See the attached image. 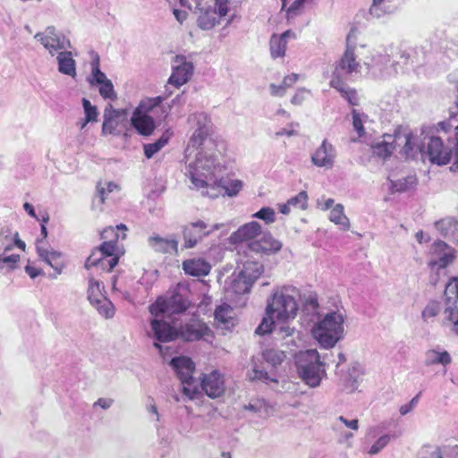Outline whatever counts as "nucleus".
Returning <instances> with one entry per match:
<instances>
[{
	"mask_svg": "<svg viewBox=\"0 0 458 458\" xmlns=\"http://www.w3.org/2000/svg\"><path fill=\"white\" fill-rule=\"evenodd\" d=\"M440 311V304L438 301H430L422 311V318L428 319L436 317Z\"/></svg>",
	"mask_w": 458,
	"mask_h": 458,
	"instance_id": "48",
	"label": "nucleus"
},
{
	"mask_svg": "<svg viewBox=\"0 0 458 458\" xmlns=\"http://www.w3.org/2000/svg\"><path fill=\"white\" fill-rule=\"evenodd\" d=\"M286 40L274 34L270 39V53L273 58L283 57L285 55Z\"/></svg>",
	"mask_w": 458,
	"mask_h": 458,
	"instance_id": "37",
	"label": "nucleus"
},
{
	"mask_svg": "<svg viewBox=\"0 0 458 458\" xmlns=\"http://www.w3.org/2000/svg\"><path fill=\"white\" fill-rule=\"evenodd\" d=\"M165 97L147 98L141 100L135 108L131 118V123L136 131L142 136H150L155 129L156 123L150 114H155L157 108H161V103Z\"/></svg>",
	"mask_w": 458,
	"mask_h": 458,
	"instance_id": "6",
	"label": "nucleus"
},
{
	"mask_svg": "<svg viewBox=\"0 0 458 458\" xmlns=\"http://www.w3.org/2000/svg\"><path fill=\"white\" fill-rule=\"evenodd\" d=\"M174 14L176 18V20L178 21H180L181 23L186 19L187 17V13L184 12V11H181V10H178V9H174Z\"/></svg>",
	"mask_w": 458,
	"mask_h": 458,
	"instance_id": "62",
	"label": "nucleus"
},
{
	"mask_svg": "<svg viewBox=\"0 0 458 458\" xmlns=\"http://www.w3.org/2000/svg\"><path fill=\"white\" fill-rule=\"evenodd\" d=\"M413 140L414 136L411 132L396 130L393 135L385 134L383 140L373 147V152L377 157L386 159L393 154L397 145L403 143L401 153L408 157L413 156L414 153Z\"/></svg>",
	"mask_w": 458,
	"mask_h": 458,
	"instance_id": "7",
	"label": "nucleus"
},
{
	"mask_svg": "<svg viewBox=\"0 0 458 458\" xmlns=\"http://www.w3.org/2000/svg\"><path fill=\"white\" fill-rule=\"evenodd\" d=\"M154 336L159 342L166 343L179 338V330L163 319L155 318L150 322Z\"/></svg>",
	"mask_w": 458,
	"mask_h": 458,
	"instance_id": "23",
	"label": "nucleus"
},
{
	"mask_svg": "<svg viewBox=\"0 0 458 458\" xmlns=\"http://www.w3.org/2000/svg\"><path fill=\"white\" fill-rule=\"evenodd\" d=\"M390 441V437L388 435L381 436L374 445L369 449L370 454H376L380 450H382Z\"/></svg>",
	"mask_w": 458,
	"mask_h": 458,
	"instance_id": "52",
	"label": "nucleus"
},
{
	"mask_svg": "<svg viewBox=\"0 0 458 458\" xmlns=\"http://www.w3.org/2000/svg\"><path fill=\"white\" fill-rule=\"evenodd\" d=\"M92 74H93V80L90 81V83H93V81H94L97 84L100 85V84L109 81V79L106 78V74L100 71L99 65H98V61H97L93 64Z\"/></svg>",
	"mask_w": 458,
	"mask_h": 458,
	"instance_id": "51",
	"label": "nucleus"
},
{
	"mask_svg": "<svg viewBox=\"0 0 458 458\" xmlns=\"http://www.w3.org/2000/svg\"><path fill=\"white\" fill-rule=\"evenodd\" d=\"M25 270L31 278L37 277L40 273V271L38 268L30 266H27L25 267Z\"/></svg>",
	"mask_w": 458,
	"mask_h": 458,
	"instance_id": "63",
	"label": "nucleus"
},
{
	"mask_svg": "<svg viewBox=\"0 0 458 458\" xmlns=\"http://www.w3.org/2000/svg\"><path fill=\"white\" fill-rule=\"evenodd\" d=\"M97 309L100 314L106 318H112L114 314V308L112 303L106 299L99 300V302H95Z\"/></svg>",
	"mask_w": 458,
	"mask_h": 458,
	"instance_id": "47",
	"label": "nucleus"
},
{
	"mask_svg": "<svg viewBox=\"0 0 458 458\" xmlns=\"http://www.w3.org/2000/svg\"><path fill=\"white\" fill-rule=\"evenodd\" d=\"M252 217L261 219L266 225H270L276 221V213L273 208L265 207L254 213Z\"/></svg>",
	"mask_w": 458,
	"mask_h": 458,
	"instance_id": "44",
	"label": "nucleus"
},
{
	"mask_svg": "<svg viewBox=\"0 0 458 458\" xmlns=\"http://www.w3.org/2000/svg\"><path fill=\"white\" fill-rule=\"evenodd\" d=\"M13 245H7L4 247V254L0 255V268L3 269L7 267L9 270H13L16 267L20 261L19 254L6 255L5 253L12 250Z\"/></svg>",
	"mask_w": 458,
	"mask_h": 458,
	"instance_id": "39",
	"label": "nucleus"
},
{
	"mask_svg": "<svg viewBox=\"0 0 458 458\" xmlns=\"http://www.w3.org/2000/svg\"><path fill=\"white\" fill-rule=\"evenodd\" d=\"M173 132L170 130L165 131L162 136L155 142L144 145V155L147 158H151L156 153L163 148L170 140Z\"/></svg>",
	"mask_w": 458,
	"mask_h": 458,
	"instance_id": "34",
	"label": "nucleus"
},
{
	"mask_svg": "<svg viewBox=\"0 0 458 458\" xmlns=\"http://www.w3.org/2000/svg\"><path fill=\"white\" fill-rule=\"evenodd\" d=\"M58 69L59 72L71 76H75V61L72 56L71 52H60L58 56Z\"/></svg>",
	"mask_w": 458,
	"mask_h": 458,
	"instance_id": "33",
	"label": "nucleus"
},
{
	"mask_svg": "<svg viewBox=\"0 0 458 458\" xmlns=\"http://www.w3.org/2000/svg\"><path fill=\"white\" fill-rule=\"evenodd\" d=\"M170 364L181 380L182 393L190 399H193L199 393V384L193 377L195 371L194 362L188 357L180 356L173 358Z\"/></svg>",
	"mask_w": 458,
	"mask_h": 458,
	"instance_id": "9",
	"label": "nucleus"
},
{
	"mask_svg": "<svg viewBox=\"0 0 458 458\" xmlns=\"http://www.w3.org/2000/svg\"><path fill=\"white\" fill-rule=\"evenodd\" d=\"M102 123L103 135H119L122 129L126 127L128 121L127 109H115L112 104L106 105L104 109Z\"/></svg>",
	"mask_w": 458,
	"mask_h": 458,
	"instance_id": "11",
	"label": "nucleus"
},
{
	"mask_svg": "<svg viewBox=\"0 0 458 458\" xmlns=\"http://www.w3.org/2000/svg\"><path fill=\"white\" fill-rule=\"evenodd\" d=\"M262 227L257 221H250L241 225L229 237V242L233 245L245 243L250 250V245L257 242L262 234Z\"/></svg>",
	"mask_w": 458,
	"mask_h": 458,
	"instance_id": "13",
	"label": "nucleus"
},
{
	"mask_svg": "<svg viewBox=\"0 0 458 458\" xmlns=\"http://www.w3.org/2000/svg\"><path fill=\"white\" fill-rule=\"evenodd\" d=\"M428 357L431 359L432 363H440L443 365H448L451 363V357L446 351L444 352H437L435 350H431L428 352Z\"/></svg>",
	"mask_w": 458,
	"mask_h": 458,
	"instance_id": "46",
	"label": "nucleus"
},
{
	"mask_svg": "<svg viewBox=\"0 0 458 458\" xmlns=\"http://www.w3.org/2000/svg\"><path fill=\"white\" fill-rule=\"evenodd\" d=\"M98 86L99 94L104 99L110 101L117 99V94L114 91V85L110 80Z\"/></svg>",
	"mask_w": 458,
	"mask_h": 458,
	"instance_id": "43",
	"label": "nucleus"
},
{
	"mask_svg": "<svg viewBox=\"0 0 458 458\" xmlns=\"http://www.w3.org/2000/svg\"><path fill=\"white\" fill-rule=\"evenodd\" d=\"M214 324L217 329L231 331L237 324V317L232 306L223 303L214 312Z\"/></svg>",
	"mask_w": 458,
	"mask_h": 458,
	"instance_id": "20",
	"label": "nucleus"
},
{
	"mask_svg": "<svg viewBox=\"0 0 458 458\" xmlns=\"http://www.w3.org/2000/svg\"><path fill=\"white\" fill-rule=\"evenodd\" d=\"M189 288L177 284L166 294L158 296L157 300L149 305L150 314L155 318H172L185 312L191 306L189 300Z\"/></svg>",
	"mask_w": 458,
	"mask_h": 458,
	"instance_id": "4",
	"label": "nucleus"
},
{
	"mask_svg": "<svg viewBox=\"0 0 458 458\" xmlns=\"http://www.w3.org/2000/svg\"><path fill=\"white\" fill-rule=\"evenodd\" d=\"M148 245L157 253L177 254L178 242L175 239H166L159 235H153L148 240Z\"/></svg>",
	"mask_w": 458,
	"mask_h": 458,
	"instance_id": "27",
	"label": "nucleus"
},
{
	"mask_svg": "<svg viewBox=\"0 0 458 458\" xmlns=\"http://www.w3.org/2000/svg\"><path fill=\"white\" fill-rule=\"evenodd\" d=\"M209 233L208 225L201 220L185 225L182 230L185 241L184 247L186 249L193 248L199 240Z\"/></svg>",
	"mask_w": 458,
	"mask_h": 458,
	"instance_id": "21",
	"label": "nucleus"
},
{
	"mask_svg": "<svg viewBox=\"0 0 458 458\" xmlns=\"http://www.w3.org/2000/svg\"><path fill=\"white\" fill-rule=\"evenodd\" d=\"M193 70L192 63L188 62L184 55H176L174 59L173 72L168 79V83L176 88L184 85L190 81Z\"/></svg>",
	"mask_w": 458,
	"mask_h": 458,
	"instance_id": "15",
	"label": "nucleus"
},
{
	"mask_svg": "<svg viewBox=\"0 0 458 458\" xmlns=\"http://www.w3.org/2000/svg\"><path fill=\"white\" fill-rule=\"evenodd\" d=\"M296 359L297 370L302 380L311 387L318 386L324 370L317 350L300 352Z\"/></svg>",
	"mask_w": 458,
	"mask_h": 458,
	"instance_id": "8",
	"label": "nucleus"
},
{
	"mask_svg": "<svg viewBox=\"0 0 458 458\" xmlns=\"http://www.w3.org/2000/svg\"><path fill=\"white\" fill-rule=\"evenodd\" d=\"M182 270L195 277L206 276L210 273L211 265L202 258H192L182 261Z\"/></svg>",
	"mask_w": 458,
	"mask_h": 458,
	"instance_id": "26",
	"label": "nucleus"
},
{
	"mask_svg": "<svg viewBox=\"0 0 458 458\" xmlns=\"http://www.w3.org/2000/svg\"><path fill=\"white\" fill-rule=\"evenodd\" d=\"M308 208V194L301 191L297 195L292 197L286 203L279 205V211L284 215H288L292 209L305 210Z\"/></svg>",
	"mask_w": 458,
	"mask_h": 458,
	"instance_id": "30",
	"label": "nucleus"
},
{
	"mask_svg": "<svg viewBox=\"0 0 458 458\" xmlns=\"http://www.w3.org/2000/svg\"><path fill=\"white\" fill-rule=\"evenodd\" d=\"M100 297H102L100 291V284L95 279L89 280L88 288V298L91 303L99 302Z\"/></svg>",
	"mask_w": 458,
	"mask_h": 458,
	"instance_id": "45",
	"label": "nucleus"
},
{
	"mask_svg": "<svg viewBox=\"0 0 458 458\" xmlns=\"http://www.w3.org/2000/svg\"><path fill=\"white\" fill-rule=\"evenodd\" d=\"M310 92L305 89H299L291 99L293 105H301Z\"/></svg>",
	"mask_w": 458,
	"mask_h": 458,
	"instance_id": "55",
	"label": "nucleus"
},
{
	"mask_svg": "<svg viewBox=\"0 0 458 458\" xmlns=\"http://www.w3.org/2000/svg\"><path fill=\"white\" fill-rule=\"evenodd\" d=\"M112 400L99 398L96 403L95 405H99L103 409L109 408L111 406Z\"/></svg>",
	"mask_w": 458,
	"mask_h": 458,
	"instance_id": "64",
	"label": "nucleus"
},
{
	"mask_svg": "<svg viewBox=\"0 0 458 458\" xmlns=\"http://www.w3.org/2000/svg\"><path fill=\"white\" fill-rule=\"evenodd\" d=\"M178 330L179 337L188 342L198 341L208 335L210 332L207 324L198 318H191L189 322L182 325Z\"/></svg>",
	"mask_w": 458,
	"mask_h": 458,
	"instance_id": "17",
	"label": "nucleus"
},
{
	"mask_svg": "<svg viewBox=\"0 0 458 458\" xmlns=\"http://www.w3.org/2000/svg\"><path fill=\"white\" fill-rule=\"evenodd\" d=\"M35 38L39 39L41 44L52 55H54L57 51L64 48V44L53 30L48 29L47 34L38 33Z\"/></svg>",
	"mask_w": 458,
	"mask_h": 458,
	"instance_id": "31",
	"label": "nucleus"
},
{
	"mask_svg": "<svg viewBox=\"0 0 458 458\" xmlns=\"http://www.w3.org/2000/svg\"><path fill=\"white\" fill-rule=\"evenodd\" d=\"M271 94L276 97H283L285 93L286 88L281 85L271 84L270 85Z\"/></svg>",
	"mask_w": 458,
	"mask_h": 458,
	"instance_id": "57",
	"label": "nucleus"
},
{
	"mask_svg": "<svg viewBox=\"0 0 458 458\" xmlns=\"http://www.w3.org/2000/svg\"><path fill=\"white\" fill-rule=\"evenodd\" d=\"M97 192L99 198L100 204H104L106 199L107 191L104 186L101 185V183H98L97 185Z\"/></svg>",
	"mask_w": 458,
	"mask_h": 458,
	"instance_id": "60",
	"label": "nucleus"
},
{
	"mask_svg": "<svg viewBox=\"0 0 458 458\" xmlns=\"http://www.w3.org/2000/svg\"><path fill=\"white\" fill-rule=\"evenodd\" d=\"M221 172L218 165L212 162L207 161L202 165L199 161L193 171L190 173L191 181L195 189H206L204 195L209 198H216L222 194L224 191L227 196H236L242 189V182L241 180H232L227 184L223 178H219L217 174Z\"/></svg>",
	"mask_w": 458,
	"mask_h": 458,
	"instance_id": "3",
	"label": "nucleus"
},
{
	"mask_svg": "<svg viewBox=\"0 0 458 458\" xmlns=\"http://www.w3.org/2000/svg\"><path fill=\"white\" fill-rule=\"evenodd\" d=\"M339 420L342 421L346 427H348V428H352L353 430H357L358 428H359V421H358V420H348L344 417L340 416L339 417Z\"/></svg>",
	"mask_w": 458,
	"mask_h": 458,
	"instance_id": "59",
	"label": "nucleus"
},
{
	"mask_svg": "<svg viewBox=\"0 0 458 458\" xmlns=\"http://www.w3.org/2000/svg\"><path fill=\"white\" fill-rule=\"evenodd\" d=\"M386 0H372V4L369 8V13L373 16L379 18L383 14L386 13L385 11H383L380 7V5L385 2Z\"/></svg>",
	"mask_w": 458,
	"mask_h": 458,
	"instance_id": "54",
	"label": "nucleus"
},
{
	"mask_svg": "<svg viewBox=\"0 0 458 458\" xmlns=\"http://www.w3.org/2000/svg\"><path fill=\"white\" fill-rule=\"evenodd\" d=\"M194 118L198 119L199 127L193 132L192 136L190 139V144L195 148H200L207 138L211 133V128L208 125V116L204 114H193L190 116V119Z\"/></svg>",
	"mask_w": 458,
	"mask_h": 458,
	"instance_id": "24",
	"label": "nucleus"
},
{
	"mask_svg": "<svg viewBox=\"0 0 458 458\" xmlns=\"http://www.w3.org/2000/svg\"><path fill=\"white\" fill-rule=\"evenodd\" d=\"M443 315V326L452 334L458 335V309L452 306L446 307Z\"/></svg>",
	"mask_w": 458,
	"mask_h": 458,
	"instance_id": "32",
	"label": "nucleus"
},
{
	"mask_svg": "<svg viewBox=\"0 0 458 458\" xmlns=\"http://www.w3.org/2000/svg\"><path fill=\"white\" fill-rule=\"evenodd\" d=\"M418 179L415 175H409L396 181H391L393 192H405L412 190L417 185Z\"/></svg>",
	"mask_w": 458,
	"mask_h": 458,
	"instance_id": "35",
	"label": "nucleus"
},
{
	"mask_svg": "<svg viewBox=\"0 0 458 458\" xmlns=\"http://www.w3.org/2000/svg\"><path fill=\"white\" fill-rule=\"evenodd\" d=\"M313 337L325 349L334 347L343 337L344 318L338 312H330L315 324L311 330Z\"/></svg>",
	"mask_w": 458,
	"mask_h": 458,
	"instance_id": "5",
	"label": "nucleus"
},
{
	"mask_svg": "<svg viewBox=\"0 0 458 458\" xmlns=\"http://www.w3.org/2000/svg\"><path fill=\"white\" fill-rule=\"evenodd\" d=\"M358 30L352 28L346 37L345 50L335 64L332 73L329 85L335 89L349 105L358 106L360 98L355 89L347 86L342 73L351 75L353 72H359L360 69V62L357 61L354 54L356 49V36Z\"/></svg>",
	"mask_w": 458,
	"mask_h": 458,
	"instance_id": "2",
	"label": "nucleus"
},
{
	"mask_svg": "<svg viewBox=\"0 0 458 458\" xmlns=\"http://www.w3.org/2000/svg\"><path fill=\"white\" fill-rule=\"evenodd\" d=\"M119 262V256L117 251H106L99 248L92 250L89 257L85 262V267H99L105 272H111Z\"/></svg>",
	"mask_w": 458,
	"mask_h": 458,
	"instance_id": "14",
	"label": "nucleus"
},
{
	"mask_svg": "<svg viewBox=\"0 0 458 458\" xmlns=\"http://www.w3.org/2000/svg\"><path fill=\"white\" fill-rule=\"evenodd\" d=\"M428 254L431 258L428 266L431 270L436 271L446 268L456 259L455 250L440 240L432 243Z\"/></svg>",
	"mask_w": 458,
	"mask_h": 458,
	"instance_id": "10",
	"label": "nucleus"
},
{
	"mask_svg": "<svg viewBox=\"0 0 458 458\" xmlns=\"http://www.w3.org/2000/svg\"><path fill=\"white\" fill-rule=\"evenodd\" d=\"M444 294L449 303L458 301V277H454L447 283Z\"/></svg>",
	"mask_w": 458,
	"mask_h": 458,
	"instance_id": "41",
	"label": "nucleus"
},
{
	"mask_svg": "<svg viewBox=\"0 0 458 458\" xmlns=\"http://www.w3.org/2000/svg\"><path fill=\"white\" fill-rule=\"evenodd\" d=\"M298 310L296 290L286 286L276 289L267 301L266 317L256 328V334L263 335L271 333L276 321L282 324L293 321L297 317Z\"/></svg>",
	"mask_w": 458,
	"mask_h": 458,
	"instance_id": "1",
	"label": "nucleus"
},
{
	"mask_svg": "<svg viewBox=\"0 0 458 458\" xmlns=\"http://www.w3.org/2000/svg\"><path fill=\"white\" fill-rule=\"evenodd\" d=\"M298 80H299V74H297V73H291L289 75H286L284 78L282 84L286 89H288V88H291L294 83H296Z\"/></svg>",
	"mask_w": 458,
	"mask_h": 458,
	"instance_id": "56",
	"label": "nucleus"
},
{
	"mask_svg": "<svg viewBox=\"0 0 458 458\" xmlns=\"http://www.w3.org/2000/svg\"><path fill=\"white\" fill-rule=\"evenodd\" d=\"M455 134H456V138H457V142H456L455 148H454L455 160H454L453 165L451 166V169L454 171H458V126L455 129Z\"/></svg>",
	"mask_w": 458,
	"mask_h": 458,
	"instance_id": "61",
	"label": "nucleus"
},
{
	"mask_svg": "<svg viewBox=\"0 0 458 458\" xmlns=\"http://www.w3.org/2000/svg\"><path fill=\"white\" fill-rule=\"evenodd\" d=\"M37 250L39 257L55 269L56 275L61 274L64 264L60 252L48 250L38 244L37 245Z\"/></svg>",
	"mask_w": 458,
	"mask_h": 458,
	"instance_id": "29",
	"label": "nucleus"
},
{
	"mask_svg": "<svg viewBox=\"0 0 458 458\" xmlns=\"http://www.w3.org/2000/svg\"><path fill=\"white\" fill-rule=\"evenodd\" d=\"M352 115L353 128L357 131L358 136L361 137L365 133V130L363 127L362 120L360 118V114L358 113L356 109H353L352 111Z\"/></svg>",
	"mask_w": 458,
	"mask_h": 458,
	"instance_id": "50",
	"label": "nucleus"
},
{
	"mask_svg": "<svg viewBox=\"0 0 458 458\" xmlns=\"http://www.w3.org/2000/svg\"><path fill=\"white\" fill-rule=\"evenodd\" d=\"M82 106L85 112V119L81 123V129H84L89 123L98 121V112L96 106L91 105L87 98L82 99Z\"/></svg>",
	"mask_w": 458,
	"mask_h": 458,
	"instance_id": "38",
	"label": "nucleus"
},
{
	"mask_svg": "<svg viewBox=\"0 0 458 458\" xmlns=\"http://www.w3.org/2000/svg\"><path fill=\"white\" fill-rule=\"evenodd\" d=\"M329 220L335 225H341L344 230L350 228L348 217L344 213V207L341 204L335 205L330 211Z\"/></svg>",
	"mask_w": 458,
	"mask_h": 458,
	"instance_id": "36",
	"label": "nucleus"
},
{
	"mask_svg": "<svg viewBox=\"0 0 458 458\" xmlns=\"http://www.w3.org/2000/svg\"><path fill=\"white\" fill-rule=\"evenodd\" d=\"M229 0H199V4L208 8L209 6L215 7L220 13V15L225 16L228 13Z\"/></svg>",
	"mask_w": 458,
	"mask_h": 458,
	"instance_id": "42",
	"label": "nucleus"
},
{
	"mask_svg": "<svg viewBox=\"0 0 458 458\" xmlns=\"http://www.w3.org/2000/svg\"><path fill=\"white\" fill-rule=\"evenodd\" d=\"M197 9L199 11L198 25L202 30H210L214 28L219 19L223 17L220 15L219 11L215 7L209 6L208 8H206L204 6H200L199 2L197 3Z\"/></svg>",
	"mask_w": 458,
	"mask_h": 458,
	"instance_id": "28",
	"label": "nucleus"
},
{
	"mask_svg": "<svg viewBox=\"0 0 458 458\" xmlns=\"http://www.w3.org/2000/svg\"><path fill=\"white\" fill-rule=\"evenodd\" d=\"M38 220L41 222V235L45 239L47 236V230L46 224L49 220V216H48V214L47 212H45L41 216V218H38Z\"/></svg>",
	"mask_w": 458,
	"mask_h": 458,
	"instance_id": "58",
	"label": "nucleus"
},
{
	"mask_svg": "<svg viewBox=\"0 0 458 458\" xmlns=\"http://www.w3.org/2000/svg\"><path fill=\"white\" fill-rule=\"evenodd\" d=\"M262 355L264 360L273 366L281 364L285 358L284 352L276 349H267Z\"/></svg>",
	"mask_w": 458,
	"mask_h": 458,
	"instance_id": "40",
	"label": "nucleus"
},
{
	"mask_svg": "<svg viewBox=\"0 0 458 458\" xmlns=\"http://www.w3.org/2000/svg\"><path fill=\"white\" fill-rule=\"evenodd\" d=\"M263 273V266L258 261H247L238 277L232 283V289L236 293H245L250 292L253 283Z\"/></svg>",
	"mask_w": 458,
	"mask_h": 458,
	"instance_id": "12",
	"label": "nucleus"
},
{
	"mask_svg": "<svg viewBox=\"0 0 458 458\" xmlns=\"http://www.w3.org/2000/svg\"><path fill=\"white\" fill-rule=\"evenodd\" d=\"M121 230L123 232L127 231V227L123 224H120L114 226H107L101 232V239L103 240L102 244L98 247L101 250H105L106 251H117L118 252V245L117 242L119 241L120 235L118 231ZM126 237L125 233H123L122 239Z\"/></svg>",
	"mask_w": 458,
	"mask_h": 458,
	"instance_id": "22",
	"label": "nucleus"
},
{
	"mask_svg": "<svg viewBox=\"0 0 458 458\" xmlns=\"http://www.w3.org/2000/svg\"><path fill=\"white\" fill-rule=\"evenodd\" d=\"M249 378L251 381L258 380L265 383H267L268 381L277 382L276 379L271 378L267 371L259 370L257 369H252V371L249 374Z\"/></svg>",
	"mask_w": 458,
	"mask_h": 458,
	"instance_id": "49",
	"label": "nucleus"
},
{
	"mask_svg": "<svg viewBox=\"0 0 458 458\" xmlns=\"http://www.w3.org/2000/svg\"><path fill=\"white\" fill-rule=\"evenodd\" d=\"M200 386L205 394L210 398H217L225 391V377L218 370L203 374L200 377Z\"/></svg>",
	"mask_w": 458,
	"mask_h": 458,
	"instance_id": "16",
	"label": "nucleus"
},
{
	"mask_svg": "<svg viewBox=\"0 0 458 458\" xmlns=\"http://www.w3.org/2000/svg\"><path fill=\"white\" fill-rule=\"evenodd\" d=\"M335 157L332 144L324 140L321 146L316 149L311 157L314 165L319 167H331Z\"/></svg>",
	"mask_w": 458,
	"mask_h": 458,
	"instance_id": "25",
	"label": "nucleus"
},
{
	"mask_svg": "<svg viewBox=\"0 0 458 458\" xmlns=\"http://www.w3.org/2000/svg\"><path fill=\"white\" fill-rule=\"evenodd\" d=\"M427 155L430 162L437 165H446L452 157V151L445 147L439 137H431L428 142Z\"/></svg>",
	"mask_w": 458,
	"mask_h": 458,
	"instance_id": "19",
	"label": "nucleus"
},
{
	"mask_svg": "<svg viewBox=\"0 0 458 458\" xmlns=\"http://www.w3.org/2000/svg\"><path fill=\"white\" fill-rule=\"evenodd\" d=\"M312 0H295L291 6L287 9V18H293L299 14L300 11L303 7L306 2H311Z\"/></svg>",
	"mask_w": 458,
	"mask_h": 458,
	"instance_id": "53",
	"label": "nucleus"
},
{
	"mask_svg": "<svg viewBox=\"0 0 458 458\" xmlns=\"http://www.w3.org/2000/svg\"><path fill=\"white\" fill-rule=\"evenodd\" d=\"M282 242L276 239L269 232H263L257 242H251L250 251L261 256H270L282 249Z\"/></svg>",
	"mask_w": 458,
	"mask_h": 458,
	"instance_id": "18",
	"label": "nucleus"
}]
</instances>
